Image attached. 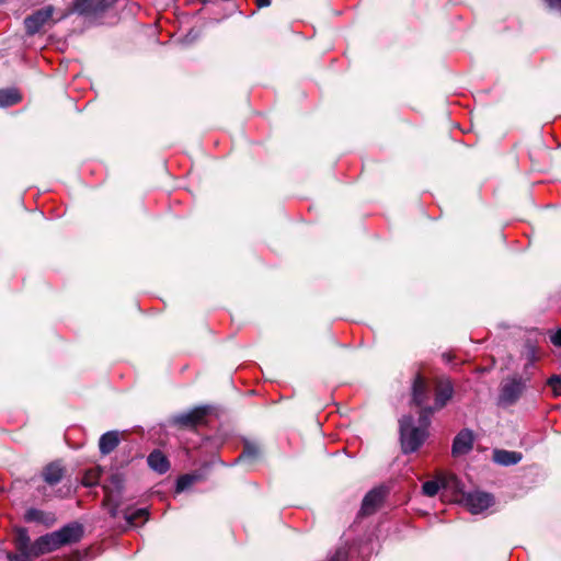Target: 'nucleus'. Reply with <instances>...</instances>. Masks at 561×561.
Returning a JSON list of instances; mask_svg holds the SVG:
<instances>
[{
    "label": "nucleus",
    "instance_id": "1",
    "mask_svg": "<svg viewBox=\"0 0 561 561\" xmlns=\"http://www.w3.org/2000/svg\"><path fill=\"white\" fill-rule=\"evenodd\" d=\"M454 388L449 379L438 380L435 389V407L426 408L420 413L419 425H413L412 416H403L400 420V438L403 453H413L419 449L427 437L430 416L434 410L444 408L451 399Z\"/></svg>",
    "mask_w": 561,
    "mask_h": 561
},
{
    "label": "nucleus",
    "instance_id": "2",
    "mask_svg": "<svg viewBox=\"0 0 561 561\" xmlns=\"http://www.w3.org/2000/svg\"><path fill=\"white\" fill-rule=\"evenodd\" d=\"M82 535L83 529L81 525L77 523L68 524L57 531H53L36 539V541L31 545L30 550L25 552V556L36 558L53 552L62 546L78 542Z\"/></svg>",
    "mask_w": 561,
    "mask_h": 561
},
{
    "label": "nucleus",
    "instance_id": "3",
    "mask_svg": "<svg viewBox=\"0 0 561 561\" xmlns=\"http://www.w3.org/2000/svg\"><path fill=\"white\" fill-rule=\"evenodd\" d=\"M494 502L491 494L485 492H470L463 496L465 506L472 513L479 514L489 508Z\"/></svg>",
    "mask_w": 561,
    "mask_h": 561
},
{
    "label": "nucleus",
    "instance_id": "4",
    "mask_svg": "<svg viewBox=\"0 0 561 561\" xmlns=\"http://www.w3.org/2000/svg\"><path fill=\"white\" fill-rule=\"evenodd\" d=\"M523 391L522 380L515 378L507 379L503 382L501 393L499 396V404L501 407H508L513 404Z\"/></svg>",
    "mask_w": 561,
    "mask_h": 561
},
{
    "label": "nucleus",
    "instance_id": "5",
    "mask_svg": "<svg viewBox=\"0 0 561 561\" xmlns=\"http://www.w3.org/2000/svg\"><path fill=\"white\" fill-rule=\"evenodd\" d=\"M53 11V7L49 5L27 16L24 21L27 33H37L51 19Z\"/></svg>",
    "mask_w": 561,
    "mask_h": 561
},
{
    "label": "nucleus",
    "instance_id": "6",
    "mask_svg": "<svg viewBox=\"0 0 561 561\" xmlns=\"http://www.w3.org/2000/svg\"><path fill=\"white\" fill-rule=\"evenodd\" d=\"M117 0H76L75 10L80 14H96L113 5Z\"/></svg>",
    "mask_w": 561,
    "mask_h": 561
},
{
    "label": "nucleus",
    "instance_id": "7",
    "mask_svg": "<svg viewBox=\"0 0 561 561\" xmlns=\"http://www.w3.org/2000/svg\"><path fill=\"white\" fill-rule=\"evenodd\" d=\"M473 447V433L470 430L460 431L453 442L451 451L455 457L468 454Z\"/></svg>",
    "mask_w": 561,
    "mask_h": 561
},
{
    "label": "nucleus",
    "instance_id": "8",
    "mask_svg": "<svg viewBox=\"0 0 561 561\" xmlns=\"http://www.w3.org/2000/svg\"><path fill=\"white\" fill-rule=\"evenodd\" d=\"M385 496V492L382 489H374L369 491L362 503L360 514L362 515H370L373 514L377 507L381 504Z\"/></svg>",
    "mask_w": 561,
    "mask_h": 561
},
{
    "label": "nucleus",
    "instance_id": "9",
    "mask_svg": "<svg viewBox=\"0 0 561 561\" xmlns=\"http://www.w3.org/2000/svg\"><path fill=\"white\" fill-rule=\"evenodd\" d=\"M523 459V454L517 451L494 449L493 460L501 466H512L518 463Z\"/></svg>",
    "mask_w": 561,
    "mask_h": 561
},
{
    "label": "nucleus",
    "instance_id": "10",
    "mask_svg": "<svg viewBox=\"0 0 561 561\" xmlns=\"http://www.w3.org/2000/svg\"><path fill=\"white\" fill-rule=\"evenodd\" d=\"M206 413V409L197 408L188 413L178 415L175 422L183 426H195L204 420Z\"/></svg>",
    "mask_w": 561,
    "mask_h": 561
},
{
    "label": "nucleus",
    "instance_id": "11",
    "mask_svg": "<svg viewBox=\"0 0 561 561\" xmlns=\"http://www.w3.org/2000/svg\"><path fill=\"white\" fill-rule=\"evenodd\" d=\"M149 467L158 473H165L170 463L165 455L160 450H153L147 458Z\"/></svg>",
    "mask_w": 561,
    "mask_h": 561
},
{
    "label": "nucleus",
    "instance_id": "12",
    "mask_svg": "<svg viewBox=\"0 0 561 561\" xmlns=\"http://www.w3.org/2000/svg\"><path fill=\"white\" fill-rule=\"evenodd\" d=\"M428 388L425 380L419 375L413 383V402L421 407L427 400Z\"/></svg>",
    "mask_w": 561,
    "mask_h": 561
},
{
    "label": "nucleus",
    "instance_id": "13",
    "mask_svg": "<svg viewBox=\"0 0 561 561\" xmlns=\"http://www.w3.org/2000/svg\"><path fill=\"white\" fill-rule=\"evenodd\" d=\"M64 472L65 470L59 462H51L45 467L43 477L48 484L54 485L61 480Z\"/></svg>",
    "mask_w": 561,
    "mask_h": 561
},
{
    "label": "nucleus",
    "instance_id": "14",
    "mask_svg": "<svg viewBox=\"0 0 561 561\" xmlns=\"http://www.w3.org/2000/svg\"><path fill=\"white\" fill-rule=\"evenodd\" d=\"M119 437L117 432H107L103 434L99 442L100 451L103 455L112 453L118 445Z\"/></svg>",
    "mask_w": 561,
    "mask_h": 561
},
{
    "label": "nucleus",
    "instance_id": "15",
    "mask_svg": "<svg viewBox=\"0 0 561 561\" xmlns=\"http://www.w3.org/2000/svg\"><path fill=\"white\" fill-rule=\"evenodd\" d=\"M21 100L20 93L14 89L0 90V106H10Z\"/></svg>",
    "mask_w": 561,
    "mask_h": 561
},
{
    "label": "nucleus",
    "instance_id": "16",
    "mask_svg": "<svg viewBox=\"0 0 561 561\" xmlns=\"http://www.w3.org/2000/svg\"><path fill=\"white\" fill-rule=\"evenodd\" d=\"M148 512L146 508H138L131 513L127 512L125 514V518L128 524L130 525H138L139 523H142L147 519Z\"/></svg>",
    "mask_w": 561,
    "mask_h": 561
},
{
    "label": "nucleus",
    "instance_id": "17",
    "mask_svg": "<svg viewBox=\"0 0 561 561\" xmlns=\"http://www.w3.org/2000/svg\"><path fill=\"white\" fill-rule=\"evenodd\" d=\"M439 488H440V482L437 480L426 481L422 486L423 493L427 496L436 495L439 491Z\"/></svg>",
    "mask_w": 561,
    "mask_h": 561
},
{
    "label": "nucleus",
    "instance_id": "18",
    "mask_svg": "<svg viewBox=\"0 0 561 561\" xmlns=\"http://www.w3.org/2000/svg\"><path fill=\"white\" fill-rule=\"evenodd\" d=\"M30 538L26 535L25 530L20 531L19 538H18V549L21 551V554H23L25 558V552L30 550L31 545H28Z\"/></svg>",
    "mask_w": 561,
    "mask_h": 561
},
{
    "label": "nucleus",
    "instance_id": "19",
    "mask_svg": "<svg viewBox=\"0 0 561 561\" xmlns=\"http://www.w3.org/2000/svg\"><path fill=\"white\" fill-rule=\"evenodd\" d=\"M194 480H195V478L190 474H184V476L180 477L176 482V491L178 492L184 491L185 489H187L188 486H191L193 484Z\"/></svg>",
    "mask_w": 561,
    "mask_h": 561
},
{
    "label": "nucleus",
    "instance_id": "20",
    "mask_svg": "<svg viewBox=\"0 0 561 561\" xmlns=\"http://www.w3.org/2000/svg\"><path fill=\"white\" fill-rule=\"evenodd\" d=\"M99 480V471L98 470H90L88 471L83 479H82V483L85 485V486H91V485H94Z\"/></svg>",
    "mask_w": 561,
    "mask_h": 561
},
{
    "label": "nucleus",
    "instance_id": "21",
    "mask_svg": "<svg viewBox=\"0 0 561 561\" xmlns=\"http://www.w3.org/2000/svg\"><path fill=\"white\" fill-rule=\"evenodd\" d=\"M549 385L552 388L554 396H561V378L553 376L549 379Z\"/></svg>",
    "mask_w": 561,
    "mask_h": 561
},
{
    "label": "nucleus",
    "instance_id": "22",
    "mask_svg": "<svg viewBox=\"0 0 561 561\" xmlns=\"http://www.w3.org/2000/svg\"><path fill=\"white\" fill-rule=\"evenodd\" d=\"M43 512L37 510H31L26 513V519L27 520H41L42 519Z\"/></svg>",
    "mask_w": 561,
    "mask_h": 561
},
{
    "label": "nucleus",
    "instance_id": "23",
    "mask_svg": "<svg viewBox=\"0 0 561 561\" xmlns=\"http://www.w3.org/2000/svg\"><path fill=\"white\" fill-rule=\"evenodd\" d=\"M256 454V448L251 445H245L244 450L240 458L253 457Z\"/></svg>",
    "mask_w": 561,
    "mask_h": 561
},
{
    "label": "nucleus",
    "instance_id": "24",
    "mask_svg": "<svg viewBox=\"0 0 561 561\" xmlns=\"http://www.w3.org/2000/svg\"><path fill=\"white\" fill-rule=\"evenodd\" d=\"M550 340L554 346H561V328L550 336Z\"/></svg>",
    "mask_w": 561,
    "mask_h": 561
},
{
    "label": "nucleus",
    "instance_id": "25",
    "mask_svg": "<svg viewBox=\"0 0 561 561\" xmlns=\"http://www.w3.org/2000/svg\"><path fill=\"white\" fill-rule=\"evenodd\" d=\"M32 558H25L23 554L9 557V561H30Z\"/></svg>",
    "mask_w": 561,
    "mask_h": 561
},
{
    "label": "nucleus",
    "instance_id": "26",
    "mask_svg": "<svg viewBox=\"0 0 561 561\" xmlns=\"http://www.w3.org/2000/svg\"><path fill=\"white\" fill-rule=\"evenodd\" d=\"M271 3L270 0H256V4L259 8H264V7H268Z\"/></svg>",
    "mask_w": 561,
    "mask_h": 561
},
{
    "label": "nucleus",
    "instance_id": "27",
    "mask_svg": "<svg viewBox=\"0 0 561 561\" xmlns=\"http://www.w3.org/2000/svg\"><path fill=\"white\" fill-rule=\"evenodd\" d=\"M111 515H112V516H115V515H116V511H115V510H112V511H111Z\"/></svg>",
    "mask_w": 561,
    "mask_h": 561
}]
</instances>
